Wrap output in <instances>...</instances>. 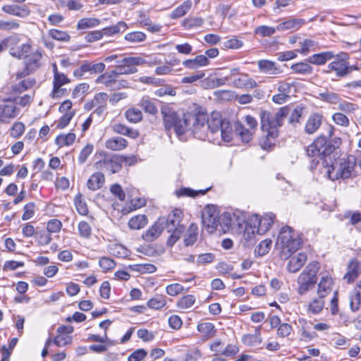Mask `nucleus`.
Wrapping results in <instances>:
<instances>
[{
  "mask_svg": "<svg viewBox=\"0 0 361 361\" xmlns=\"http://www.w3.org/2000/svg\"><path fill=\"white\" fill-rule=\"evenodd\" d=\"M166 305V297L161 295H157L154 298L149 299L147 302L148 307L154 310H159Z\"/></svg>",
  "mask_w": 361,
  "mask_h": 361,
  "instance_id": "nucleus-46",
  "label": "nucleus"
},
{
  "mask_svg": "<svg viewBox=\"0 0 361 361\" xmlns=\"http://www.w3.org/2000/svg\"><path fill=\"white\" fill-rule=\"evenodd\" d=\"M35 239L40 245H47L52 240L51 234L46 230L36 231Z\"/></svg>",
  "mask_w": 361,
  "mask_h": 361,
  "instance_id": "nucleus-52",
  "label": "nucleus"
},
{
  "mask_svg": "<svg viewBox=\"0 0 361 361\" xmlns=\"http://www.w3.org/2000/svg\"><path fill=\"white\" fill-rule=\"evenodd\" d=\"M94 146L92 144L86 145L80 151L78 157V162L80 164H83L86 162L89 156L92 154Z\"/></svg>",
  "mask_w": 361,
  "mask_h": 361,
  "instance_id": "nucleus-59",
  "label": "nucleus"
},
{
  "mask_svg": "<svg viewBox=\"0 0 361 361\" xmlns=\"http://www.w3.org/2000/svg\"><path fill=\"white\" fill-rule=\"evenodd\" d=\"M259 71L267 75H278L281 73V70L276 63L269 60L262 59L257 61Z\"/></svg>",
  "mask_w": 361,
  "mask_h": 361,
  "instance_id": "nucleus-19",
  "label": "nucleus"
},
{
  "mask_svg": "<svg viewBox=\"0 0 361 361\" xmlns=\"http://www.w3.org/2000/svg\"><path fill=\"white\" fill-rule=\"evenodd\" d=\"M141 108L148 114L155 115L158 110L154 102L149 97H143L140 102Z\"/></svg>",
  "mask_w": 361,
  "mask_h": 361,
  "instance_id": "nucleus-43",
  "label": "nucleus"
},
{
  "mask_svg": "<svg viewBox=\"0 0 361 361\" xmlns=\"http://www.w3.org/2000/svg\"><path fill=\"white\" fill-rule=\"evenodd\" d=\"M128 28L127 24L123 21H119L116 25L104 27L101 30L102 33V37L104 35L106 36H112L114 35L118 34L120 32H123Z\"/></svg>",
  "mask_w": 361,
  "mask_h": 361,
  "instance_id": "nucleus-36",
  "label": "nucleus"
},
{
  "mask_svg": "<svg viewBox=\"0 0 361 361\" xmlns=\"http://www.w3.org/2000/svg\"><path fill=\"white\" fill-rule=\"evenodd\" d=\"M204 23V20L201 17L189 16L185 18L181 25L185 30H190L201 27Z\"/></svg>",
  "mask_w": 361,
  "mask_h": 361,
  "instance_id": "nucleus-38",
  "label": "nucleus"
},
{
  "mask_svg": "<svg viewBox=\"0 0 361 361\" xmlns=\"http://www.w3.org/2000/svg\"><path fill=\"white\" fill-rule=\"evenodd\" d=\"M244 221V219L237 215V214L224 212L221 214H219L218 227H221L224 232H226L232 227L240 226Z\"/></svg>",
  "mask_w": 361,
  "mask_h": 361,
  "instance_id": "nucleus-12",
  "label": "nucleus"
},
{
  "mask_svg": "<svg viewBox=\"0 0 361 361\" xmlns=\"http://www.w3.org/2000/svg\"><path fill=\"white\" fill-rule=\"evenodd\" d=\"M361 304V295L360 291L355 289L350 295V306L353 312L360 309Z\"/></svg>",
  "mask_w": 361,
  "mask_h": 361,
  "instance_id": "nucleus-51",
  "label": "nucleus"
},
{
  "mask_svg": "<svg viewBox=\"0 0 361 361\" xmlns=\"http://www.w3.org/2000/svg\"><path fill=\"white\" fill-rule=\"evenodd\" d=\"M127 146L128 141L121 137H111L105 142V147L113 151L123 150Z\"/></svg>",
  "mask_w": 361,
  "mask_h": 361,
  "instance_id": "nucleus-29",
  "label": "nucleus"
},
{
  "mask_svg": "<svg viewBox=\"0 0 361 361\" xmlns=\"http://www.w3.org/2000/svg\"><path fill=\"white\" fill-rule=\"evenodd\" d=\"M105 183L104 175L102 172H95L90 177L87 182L89 190L95 191L102 188Z\"/></svg>",
  "mask_w": 361,
  "mask_h": 361,
  "instance_id": "nucleus-25",
  "label": "nucleus"
},
{
  "mask_svg": "<svg viewBox=\"0 0 361 361\" xmlns=\"http://www.w3.org/2000/svg\"><path fill=\"white\" fill-rule=\"evenodd\" d=\"M78 232L80 237L90 238L92 235V228L87 221H80L78 226Z\"/></svg>",
  "mask_w": 361,
  "mask_h": 361,
  "instance_id": "nucleus-58",
  "label": "nucleus"
},
{
  "mask_svg": "<svg viewBox=\"0 0 361 361\" xmlns=\"http://www.w3.org/2000/svg\"><path fill=\"white\" fill-rule=\"evenodd\" d=\"M102 158L97 161L94 167L97 170L113 174L119 172L122 169L121 161L123 158L118 154H111L106 152L100 154Z\"/></svg>",
  "mask_w": 361,
  "mask_h": 361,
  "instance_id": "nucleus-8",
  "label": "nucleus"
},
{
  "mask_svg": "<svg viewBox=\"0 0 361 361\" xmlns=\"http://www.w3.org/2000/svg\"><path fill=\"white\" fill-rule=\"evenodd\" d=\"M97 84H102L111 91H115L129 87L126 80L119 79L113 70L100 75L96 80Z\"/></svg>",
  "mask_w": 361,
  "mask_h": 361,
  "instance_id": "nucleus-10",
  "label": "nucleus"
},
{
  "mask_svg": "<svg viewBox=\"0 0 361 361\" xmlns=\"http://www.w3.org/2000/svg\"><path fill=\"white\" fill-rule=\"evenodd\" d=\"M125 39L130 42H141L146 39V35L142 32H132L126 35Z\"/></svg>",
  "mask_w": 361,
  "mask_h": 361,
  "instance_id": "nucleus-61",
  "label": "nucleus"
},
{
  "mask_svg": "<svg viewBox=\"0 0 361 361\" xmlns=\"http://www.w3.org/2000/svg\"><path fill=\"white\" fill-rule=\"evenodd\" d=\"M219 216V212L216 207L207 205L202 212V221L205 226L212 229H217Z\"/></svg>",
  "mask_w": 361,
  "mask_h": 361,
  "instance_id": "nucleus-13",
  "label": "nucleus"
},
{
  "mask_svg": "<svg viewBox=\"0 0 361 361\" xmlns=\"http://www.w3.org/2000/svg\"><path fill=\"white\" fill-rule=\"evenodd\" d=\"M233 85L237 88L252 89L257 87V82L247 73L238 74L233 80Z\"/></svg>",
  "mask_w": 361,
  "mask_h": 361,
  "instance_id": "nucleus-18",
  "label": "nucleus"
},
{
  "mask_svg": "<svg viewBox=\"0 0 361 361\" xmlns=\"http://www.w3.org/2000/svg\"><path fill=\"white\" fill-rule=\"evenodd\" d=\"M302 243V238L291 227L283 226L276 243V247L280 250V258L287 259L290 257L293 252L300 249Z\"/></svg>",
  "mask_w": 361,
  "mask_h": 361,
  "instance_id": "nucleus-4",
  "label": "nucleus"
},
{
  "mask_svg": "<svg viewBox=\"0 0 361 361\" xmlns=\"http://www.w3.org/2000/svg\"><path fill=\"white\" fill-rule=\"evenodd\" d=\"M182 214L181 210L176 209L173 210L166 218L161 217L158 220H163V221H161L162 226L165 225L167 232L171 233V231L176 230L179 227H184L183 225L180 224L182 219Z\"/></svg>",
  "mask_w": 361,
  "mask_h": 361,
  "instance_id": "nucleus-15",
  "label": "nucleus"
},
{
  "mask_svg": "<svg viewBox=\"0 0 361 361\" xmlns=\"http://www.w3.org/2000/svg\"><path fill=\"white\" fill-rule=\"evenodd\" d=\"M49 36L55 40L61 42H68L71 39V36L67 32L57 29L49 30Z\"/></svg>",
  "mask_w": 361,
  "mask_h": 361,
  "instance_id": "nucleus-50",
  "label": "nucleus"
},
{
  "mask_svg": "<svg viewBox=\"0 0 361 361\" xmlns=\"http://www.w3.org/2000/svg\"><path fill=\"white\" fill-rule=\"evenodd\" d=\"M334 60L330 63L326 73L334 71L338 77H344L349 73V56L347 53L341 52L334 56Z\"/></svg>",
  "mask_w": 361,
  "mask_h": 361,
  "instance_id": "nucleus-11",
  "label": "nucleus"
},
{
  "mask_svg": "<svg viewBox=\"0 0 361 361\" xmlns=\"http://www.w3.org/2000/svg\"><path fill=\"white\" fill-rule=\"evenodd\" d=\"M319 269V264L317 262L310 263L298 278V287L297 292L302 295L312 288L317 283V274Z\"/></svg>",
  "mask_w": 361,
  "mask_h": 361,
  "instance_id": "nucleus-6",
  "label": "nucleus"
},
{
  "mask_svg": "<svg viewBox=\"0 0 361 361\" xmlns=\"http://www.w3.org/2000/svg\"><path fill=\"white\" fill-rule=\"evenodd\" d=\"M272 241L270 239H265L260 242L255 252L259 256L267 255L271 249Z\"/></svg>",
  "mask_w": 361,
  "mask_h": 361,
  "instance_id": "nucleus-53",
  "label": "nucleus"
},
{
  "mask_svg": "<svg viewBox=\"0 0 361 361\" xmlns=\"http://www.w3.org/2000/svg\"><path fill=\"white\" fill-rule=\"evenodd\" d=\"M334 58V54L332 51H324L319 54H314L306 59L308 63L318 66L324 65L326 61Z\"/></svg>",
  "mask_w": 361,
  "mask_h": 361,
  "instance_id": "nucleus-27",
  "label": "nucleus"
},
{
  "mask_svg": "<svg viewBox=\"0 0 361 361\" xmlns=\"http://www.w3.org/2000/svg\"><path fill=\"white\" fill-rule=\"evenodd\" d=\"M306 261L307 255L304 252H300L290 259L287 266L288 270L291 273H295L303 267Z\"/></svg>",
  "mask_w": 361,
  "mask_h": 361,
  "instance_id": "nucleus-23",
  "label": "nucleus"
},
{
  "mask_svg": "<svg viewBox=\"0 0 361 361\" xmlns=\"http://www.w3.org/2000/svg\"><path fill=\"white\" fill-rule=\"evenodd\" d=\"M198 227L195 224H191L188 227L184 238L185 246L192 245L197 240Z\"/></svg>",
  "mask_w": 361,
  "mask_h": 361,
  "instance_id": "nucleus-37",
  "label": "nucleus"
},
{
  "mask_svg": "<svg viewBox=\"0 0 361 361\" xmlns=\"http://www.w3.org/2000/svg\"><path fill=\"white\" fill-rule=\"evenodd\" d=\"M323 116L317 113L311 114L306 123L305 131L307 134L314 133L321 126Z\"/></svg>",
  "mask_w": 361,
  "mask_h": 361,
  "instance_id": "nucleus-21",
  "label": "nucleus"
},
{
  "mask_svg": "<svg viewBox=\"0 0 361 361\" xmlns=\"http://www.w3.org/2000/svg\"><path fill=\"white\" fill-rule=\"evenodd\" d=\"M210 187L205 190H194L188 188H182L176 191V194L178 197L188 196L195 197L197 195H204L207 191L210 190Z\"/></svg>",
  "mask_w": 361,
  "mask_h": 361,
  "instance_id": "nucleus-45",
  "label": "nucleus"
},
{
  "mask_svg": "<svg viewBox=\"0 0 361 361\" xmlns=\"http://www.w3.org/2000/svg\"><path fill=\"white\" fill-rule=\"evenodd\" d=\"M310 63L306 61V62H300L294 63L291 66V70L298 74L309 75L313 71V68L310 65Z\"/></svg>",
  "mask_w": 361,
  "mask_h": 361,
  "instance_id": "nucleus-40",
  "label": "nucleus"
},
{
  "mask_svg": "<svg viewBox=\"0 0 361 361\" xmlns=\"http://www.w3.org/2000/svg\"><path fill=\"white\" fill-rule=\"evenodd\" d=\"M185 230V227H179L176 230L171 231V234L168 238L167 245L172 247L173 245L178 241V240L180 238L182 233Z\"/></svg>",
  "mask_w": 361,
  "mask_h": 361,
  "instance_id": "nucleus-62",
  "label": "nucleus"
},
{
  "mask_svg": "<svg viewBox=\"0 0 361 361\" xmlns=\"http://www.w3.org/2000/svg\"><path fill=\"white\" fill-rule=\"evenodd\" d=\"M161 221H163V220L156 221L154 224L142 235V238L145 241L152 242L160 235L164 228V226L161 225Z\"/></svg>",
  "mask_w": 361,
  "mask_h": 361,
  "instance_id": "nucleus-24",
  "label": "nucleus"
},
{
  "mask_svg": "<svg viewBox=\"0 0 361 361\" xmlns=\"http://www.w3.org/2000/svg\"><path fill=\"white\" fill-rule=\"evenodd\" d=\"M290 109L287 106L281 107L276 114L269 111H261V129L266 133V137L260 138L259 143L263 149H270L274 145L271 139L279 135L278 128L283 124L284 119L289 115Z\"/></svg>",
  "mask_w": 361,
  "mask_h": 361,
  "instance_id": "nucleus-2",
  "label": "nucleus"
},
{
  "mask_svg": "<svg viewBox=\"0 0 361 361\" xmlns=\"http://www.w3.org/2000/svg\"><path fill=\"white\" fill-rule=\"evenodd\" d=\"M326 135L319 136L306 149L307 156L312 158L310 166L311 171L317 167L319 159L330 155L341 144V140L339 137H335L332 141L327 140V137H331L334 133L332 126H326Z\"/></svg>",
  "mask_w": 361,
  "mask_h": 361,
  "instance_id": "nucleus-3",
  "label": "nucleus"
},
{
  "mask_svg": "<svg viewBox=\"0 0 361 361\" xmlns=\"http://www.w3.org/2000/svg\"><path fill=\"white\" fill-rule=\"evenodd\" d=\"M192 6L191 0H186L176 8L170 14L171 19H178L186 15Z\"/></svg>",
  "mask_w": 361,
  "mask_h": 361,
  "instance_id": "nucleus-33",
  "label": "nucleus"
},
{
  "mask_svg": "<svg viewBox=\"0 0 361 361\" xmlns=\"http://www.w3.org/2000/svg\"><path fill=\"white\" fill-rule=\"evenodd\" d=\"M195 302L192 295H187L180 298L177 302V306L180 309H188L192 307Z\"/></svg>",
  "mask_w": 361,
  "mask_h": 361,
  "instance_id": "nucleus-54",
  "label": "nucleus"
},
{
  "mask_svg": "<svg viewBox=\"0 0 361 361\" xmlns=\"http://www.w3.org/2000/svg\"><path fill=\"white\" fill-rule=\"evenodd\" d=\"M208 64L209 60L204 55H198L194 59H187L183 62L184 67L188 69H197Z\"/></svg>",
  "mask_w": 361,
  "mask_h": 361,
  "instance_id": "nucleus-30",
  "label": "nucleus"
},
{
  "mask_svg": "<svg viewBox=\"0 0 361 361\" xmlns=\"http://www.w3.org/2000/svg\"><path fill=\"white\" fill-rule=\"evenodd\" d=\"M355 166V158L353 156L339 158L329 167L326 173L329 179L332 180L339 178L346 179L351 176Z\"/></svg>",
  "mask_w": 361,
  "mask_h": 361,
  "instance_id": "nucleus-5",
  "label": "nucleus"
},
{
  "mask_svg": "<svg viewBox=\"0 0 361 361\" xmlns=\"http://www.w3.org/2000/svg\"><path fill=\"white\" fill-rule=\"evenodd\" d=\"M317 98L334 104L339 103L341 100V97L338 94L329 91L319 93Z\"/></svg>",
  "mask_w": 361,
  "mask_h": 361,
  "instance_id": "nucleus-47",
  "label": "nucleus"
},
{
  "mask_svg": "<svg viewBox=\"0 0 361 361\" xmlns=\"http://www.w3.org/2000/svg\"><path fill=\"white\" fill-rule=\"evenodd\" d=\"M235 130L237 134L240 137L243 142L247 143L252 140V133L248 129H246L244 126H243L241 124H238L236 126Z\"/></svg>",
  "mask_w": 361,
  "mask_h": 361,
  "instance_id": "nucleus-56",
  "label": "nucleus"
},
{
  "mask_svg": "<svg viewBox=\"0 0 361 361\" xmlns=\"http://www.w3.org/2000/svg\"><path fill=\"white\" fill-rule=\"evenodd\" d=\"M116 63L117 65L113 71L116 73V75L119 78L121 75H130L136 73L137 71L136 66L145 63V60L140 56H128L121 58L116 61Z\"/></svg>",
  "mask_w": 361,
  "mask_h": 361,
  "instance_id": "nucleus-9",
  "label": "nucleus"
},
{
  "mask_svg": "<svg viewBox=\"0 0 361 361\" xmlns=\"http://www.w3.org/2000/svg\"><path fill=\"white\" fill-rule=\"evenodd\" d=\"M361 271V263L357 259H353L350 262L348 267V271L344 276V279L348 283L354 281Z\"/></svg>",
  "mask_w": 361,
  "mask_h": 361,
  "instance_id": "nucleus-28",
  "label": "nucleus"
},
{
  "mask_svg": "<svg viewBox=\"0 0 361 361\" xmlns=\"http://www.w3.org/2000/svg\"><path fill=\"white\" fill-rule=\"evenodd\" d=\"M227 121H224L221 118V114L219 112L214 111L212 113L210 118L207 117L206 114V121L207 123V128L209 130L212 135L219 133L223 124Z\"/></svg>",
  "mask_w": 361,
  "mask_h": 361,
  "instance_id": "nucleus-17",
  "label": "nucleus"
},
{
  "mask_svg": "<svg viewBox=\"0 0 361 361\" xmlns=\"http://www.w3.org/2000/svg\"><path fill=\"white\" fill-rule=\"evenodd\" d=\"M164 128L167 131L173 130L178 137L190 131L195 135L206 128V111L202 106H197L192 113L176 111L169 105H164L161 109Z\"/></svg>",
  "mask_w": 361,
  "mask_h": 361,
  "instance_id": "nucleus-1",
  "label": "nucleus"
},
{
  "mask_svg": "<svg viewBox=\"0 0 361 361\" xmlns=\"http://www.w3.org/2000/svg\"><path fill=\"white\" fill-rule=\"evenodd\" d=\"M20 113V109L13 102H6L0 104V121L8 122L16 118Z\"/></svg>",
  "mask_w": 361,
  "mask_h": 361,
  "instance_id": "nucleus-16",
  "label": "nucleus"
},
{
  "mask_svg": "<svg viewBox=\"0 0 361 361\" xmlns=\"http://www.w3.org/2000/svg\"><path fill=\"white\" fill-rule=\"evenodd\" d=\"M231 80V76H225L221 78L209 77L205 79L204 85L207 88L213 89L225 85L226 82Z\"/></svg>",
  "mask_w": 361,
  "mask_h": 361,
  "instance_id": "nucleus-41",
  "label": "nucleus"
},
{
  "mask_svg": "<svg viewBox=\"0 0 361 361\" xmlns=\"http://www.w3.org/2000/svg\"><path fill=\"white\" fill-rule=\"evenodd\" d=\"M275 214L272 212L266 213L262 216H259L260 225L259 235H263L267 232L272 226L275 219Z\"/></svg>",
  "mask_w": 361,
  "mask_h": 361,
  "instance_id": "nucleus-31",
  "label": "nucleus"
},
{
  "mask_svg": "<svg viewBox=\"0 0 361 361\" xmlns=\"http://www.w3.org/2000/svg\"><path fill=\"white\" fill-rule=\"evenodd\" d=\"M305 23V20L304 19L290 18L279 23L276 29L280 31L289 30H297Z\"/></svg>",
  "mask_w": 361,
  "mask_h": 361,
  "instance_id": "nucleus-22",
  "label": "nucleus"
},
{
  "mask_svg": "<svg viewBox=\"0 0 361 361\" xmlns=\"http://www.w3.org/2000/svg\"><path fill=\"white\" fill-rule=\"evenodd\" d=\"M112 130L116 133L128 136L131 138H136L138 137L139 133L137 130H135L123 124L115 123L112 126Z\"/></svg>",
  "mask_w": 361,
  "mask_h": 361,
  "instance_id": "nucleus-34",
  "label": "nucleus"
},
{
  "mask_svg": "<svg viewBox=\"0 0 361 361\" xmlns=\"http://www.w3.org/2000/svg\"><path fill=\"white\" fill-rule=\"evenodd\" d=\"M2 11L9 15L25 18L30 15V11L26 5L18 6L15 4L5 5Z\"/></svg>",
  "mask_w": 361,
  "mask_h": 361,
  "instance_id": "nucleus-20",
  "label": "nucleus"
},
{
  "mask_svg": "<svg viewBox=\"0 0 361 361\" xmlns=\"http://www.w3.org/2000/svg\"><path fill=\"white\" fill-rule=\"evenodd\" d=\"M70 82L69 79L67 78V76L61 73H56V75H54V82H53V91H52V97H59V93L61 92V87L63 85H66Z\"/></svg>",
  "mask_w": 361,
  "mask_h": 361,
  "instance_id": "nucleus-32",
  "label": "nucleus"
},
{
  "mask_svg": "<svg viewBox=\"0 0 361 361\" xmlns=\"http://www.w3.org/2000/svg\"><path fill=\"white\" fill-rule=\"evenodd\" d=\"M277 29L267 26V25H261L258 26L255 29V34L257 35L262 37H270L273 35Z\"/></svg>",
  "mask_w": 361,
  "mask_h": 361,
  "instance_id": "nucleus-55",
  "label": "nucleus"
},
{
  "mask_svg": "<svg viewBox=\"0 0 361 361\" xmlns=\"http://www.w3.org/2000/svg\"><path fill=\"white\" fill-rule=\"evenodd\" d=\"M62 227L61 221L56 219H52L47 222V231L51 234L52 233H59Z\"/></svg>",
  "mask_w": 361,
  "mask_h": 361,
  "instance_id": "nucleus-64",
  "label": "nucleus"
},
{
  "mask_svg": "<svg viewBox=\"0 0 361 361\" xmlns=\"http://www.w3.org/2000/svg\"><path fill=\"white\" fill-rule=\"evenodd\" d=\"M197 331L207 338H212L216 334L214 325L211 322H203L197 325Z\"/></svg>",
  "mask_w": 361,
  "mask_h": 361,
  "instance_id": "nucleus-42",
  "label": "nucleus"
},
{
  "mask_svg": "<svg viewBox=\"0 0 361 361\" xmlns=\"http://www.w3.org/2000/svg\"><path fill=\"white\" fill-rule=\"evenodd\" d=\"M4 50L9 49V54L17 59L27 56L31 51V44L29 42L20 44V38L16 35H11L4 38Z\"/></svg>",
  "mask_w": 361,
  "mask_h": 361,
  "instance_id": "nucleus-7",
  "label": "nucleus"
},
{
  "mask_svg": "<svg viewBox=\"0 0 361 361\" xmlns=\"http://www.w3.org/2000/svg\"><path fill=\"white\" fill-rule=\"evenodd\" d=\"M26 59V68L29 70H35L39 66V61L42 57V51L39 49L32 52L30 55L25 56Z\"/></svg>",
  "mask_w": 361,
  "mask_h": 361,
  "instance_id": "nucleus-35",
  "label": "nucleus"
},
{
  "mask_svg": "<svg viewBox=\"0 0 361 361\" xmlns=\"http://www.w3.org/2000/svg\"><path fill=\"white\" fill-rule=\"evenodd\" d=\"M104 69L105 64L104 63H93L85 61L78 68L73 71V75L78 78H82L87 72H89L90 74H98L102 73Z\"/></svg>",
  "mask_w": 361,
  "mask_h": 361,
  "instance_id": "nucleus-14",
  "label": "nucleus"
},
{
  "mask_svg": "<svg viewBox=\"0 0 361 361\" xmlns=\"http://www.w3.org/2000/svg\"><path fill=\"white\" fill-rule=\"evenodd\" d=\"M333 279L328 274L323 276L319 283L317 293L319 298H325L331 291Z\"/></svg>",
  "mask_w": 361,
  "mask_h": 361,
  "instance_id": "nucleus-26",
  "label": "nucleus"
},
{
  "mask_svg": "<svg viewBox=\"0 0 361 361\" xmlns=\"http://www.w3.org/2000/svg\"><path fill=\"white\" fill-rule=\"evenodd\" d=\"M324 298H318L317 299H314L310 305H309V310L314 314L319 313L324 308Z\"/></svg>",
  "mask_w": 361,
  "mask_h": 361,
  "instance_id": "nucleus-60",
  "label": "nucleus"
},
{
  "mask_svg": "<svg viewBox=\"0 0 361 361\" xmlns=\"http://www.w3.org/2000/svg\"><path fill=\"white\" fill-rule=\"evenodd\" d=\"M147 224L145 215H137L132 217L128 221V226L131 229L139 230L144 228Z\"/></svg>",
  "mask_w": 361,
  "mask_h": 361,
  "instance_id": "nucleus-39",
  "label": "nucleus"
},
{
  "mask_svg": "<svg viewBox=\"0 0 361 361\" xmlns=\"http://www.w3.org/2000/svg\"><path fill=\"white\" fill-rule=\"evenodd\" d=\"M218 134L220 135L221 141L228 142L232 140L233 130L228 121L223 124Z\"/></svg>",
  "mask_w": 361,
  "mask_h": 361,
  "instance_id": "nucleus-48",
  "label": "nucleus"
},
{
  "mask_svg": "<svg viewBox=\"0 0 361 361\" xmlns=\"http://www.w3.org/2000/svg\"><path fill=\"white\" fill-rule=\"evenodd\" d=\"M245 223L247 229L249 227L252 229L251 233L252 234H258V231H259V228L260 225L259 216H258L257 214L251 215L247 218Z\"/></svg>",
  "mask_w": 361,
  "mask_h": 361,
  "instance_id": "nucleus-49",
  "label": "nucleus"
},
{
  "mask_svg": "<svg viewBox=\"0 0 361 361\" xmlns=\"http://www.w3.org/2000/svg\"><path fill=\"white\" fill-rule=\"evenodd\" d=\"M99 265L104 272H106L116 267V262L109 257H104L99 259Z\"/></svg>",
  "mask_w": 361,
  "mask_h": 361,
  "instance_id": "nucleus-63",
  "label": "nucleus"
},
{
  "mask_svg": "<svg viewBox=\"0 0 361 361\" xmlns=\"http://www.w3.org/2000/svg\"><path fill=\"white\" fill-rule=\"evenodd\" d=\"M126 117L131 123H137L142 120V112L137 109H130L126 112Z\"/></svg>",
  "mask_w": 361,
  "mask_h": 361,
  "instance_id": "nucleus-57",
  "label": "nucleus"
},
{
  "mask_svg": "<svg viewBox=\"0 0 361 361\" xmlns=\"http://www.w3.org/2000/svg\"><path fill=\"white\" fill-rule=\"evenodd\" d=\"M100 24V20L94 18H84L80 19L77 24L78 30H85L98 26Z\"/></svg>",
  "mask_w": 361,
  "mask_h": 361,
  "instance_id": "nucleus-44",
  "label": "nucleus"
}]
</instances>
